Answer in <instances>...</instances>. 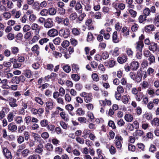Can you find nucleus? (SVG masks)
Returning <instances> with one entry per match:
<instances>
[{"label":"nucleus","mask_w":159,"mask_h":159,"mask_svg":"<svg viewBox=\"0 0 159 159\" xmlns=\"http://www.w3.org/2000/svg\"><path fill=\"white\" fill-rule=\"evenodd\" d=\"M114 143L117 148L120 150L121 149L123 143V138L120 135H117L114 140Z\"/></svg>","instance_id":"nucleus-1"},{"label":"nucleus","mask_w":159,"mask_h":159,"mask_svg":"<svg viewBox=\"0 0 159 159\" xmlns=\"http://www.w3.org/2000/svg\"><path fill=\"white\" fill-rule=\"evenodd\" d=\"M80 95L84 98V101L86 103L90 102L92 99V93L83 92L80 94Z\"/></svg>","instance_id":"nucleus-2"},{"label":"nucleus","mask_w":159,"mask_h":159,"mask_svg":"<svg viewBox=\"0 0 159 159\" xmlns=\"http://www.w3.org/2000/svg\"><path fill=\"white\" fill-rule=\"evenodd\" d=\"M3 153L7 159H12V158L11 152L7 148L2 147Z\"/></svg>","instance_id":"nucleus-3"},{"label":"nucleus","mask_w":159,"mask_h":159,"mask_svg":"<svg viewBox=\"0 0 159 159\" xmlns=\"http://www.w3.org/2000/svg\"><path fill=\"white\" fill-rule=\"evenodd\" d=\"M59 35L61 37H63L65 39L67 38L70 34V31L68 29L66 30L61 29L59 31Z\"/></svg>","instance_id":"nucleus-4"},{"label":"nucleus","mask_w":159,"mask_h":159,"mask_svg":"<svg viewBox=\"0 0 159 159\" xmlns=\"http://www.w3.org/2000/svg\"><path fill=\"white\" fill-rule=\"evenodd\" d=\"M2 110L0 111V120L3 119L6 116V113H8L10 111L9 108L5 107H2Z\"/></svg>","instance_id":"nucleus-5"},{"label":"nucleus","mask_w":159,"mask_h":159,"mask_svg":"<svg viewBox=\"0 0 159 159\" xmlns=\"http://www.w3.org/2000/svg\"><path fill=\"white\" fill-rule=\"evenodd\" d=\"M53 22L51 18H48L45 20L44 23V26L47 28L52 27L53 26Z\"/></svg>","instance_id":"nucleus-6"},{"label":"nucleus","mask_w":159,"mask_h":159,"mask_svg":"<svg viewBox=\"0 0 159 159\" xmlns=\"http://www.w3.org/2000/svg\"><path fill=\"white\" fill-rule=\"evenodd\" d=\"M58 30L55 29H52L49 30L47 32V34L50 37H54L58 35Z\"/></svg>","instance_id":"nucleus-7"},{"label":"nucleus","mask_w":159,"mask_h":159,"mask_svg":"<svg viewBox=\"0 0 159 159\" xmlns=\"http://www.w3.org/2000/svg\"><path fill=\"white\" fill-rule=\"evenodd\" d=\"M135 48L137 52H142V49L144 46L143 41H138L135 44Z\"/></svg>","instance_id":"nucleus-8"},{"label":"nucleus","mask_w":159,"mask_h":159,"mask_svg":"<svg viewBox=\"0 0 159 159\" xmlns=\"http://www.w3.org/2000/svg\"><path fill=\"white\" fill-rule=\"evenodd\" d=\"M45 110L46 112H49V110L54 108L53 103L52 101H47L45 102Z\"/></svg>","instance_id":"nucleus-9"},{"label":"nucleus","mask_w":159,"mask_h":159,"mask_svg":"<svg viewBox=\"0 0 159 159\" xmlns=\"http://www.w3.org/2000/svg\"><path fill=\"white\" fill-rule=\"evenodd\" d=\"M131 69L133 70H136L139 68V63L137 61H133L130 64Z\"/></svg>","instance_id":"nucleus-10"},{"label":"nucleus","mask_w":159,"mask_h":159,"mask_svg":"<svg viewBox=\"0 0 159 159\" xmlns=\"http://www.w3.org/2000/svg\"><path fill=\"white\" fill-rule=\"evenodd\" d=\"M134 135L136 139H138L139 137L144 136V133L142 130L138 129L134 133Z\"/></svg>","instance_id":"nucleus-11"},{"label":"nucleus","mask_w":159,"mask_h":159,"mask_svg":"<svg viewBox=\"0 0 159 159\" xmlns=\"http://www.w3.org/2000/svg\"><path fill=\"white\" fill-rule=\"evenodd\" d=\"M31 29L34 31V33H39L40 28L38 24L34 23L32 24L31 26Z\"/></svg>","instance_id":"nucleus-12"},{"label":"nucleus","mask_w":159,"mask_h":159,"mask_svg":"<svg viewBox=\"0 0 159 159\" xmlns=\"http://www.w3.org/2000/svg\"><path fill=\"white\" fill-rule=\"evenodd\" d=\"M16 100L12 98H10L9 100V103L10 106L12 108L16 107L18 106V104L16 103Z\"/></svg>","instance_id":"nucleus-13"},{"label":"nucleus","mask_w":159,"mask_h":159,"mask_svg":"<svg viewBox=\"0 0 159 159\" xmlns=\"http://www.w3.org/2000/svg\"><path fill=\"white\" fill-rule=\"evenodd\" d=\"M8 129L12 132H15L17 129V126L15 123L11 122L9 124L8 126Z\"/></svg>","instance_id":"nucleus-14"},{"label":"nucleus","mask_w":159,"mask_h":159,"mask_svg":"<svg viewBox=\"0 0 159 159\" xmlns=\"http://www.w3.org/2000/svg\"><path fill=\"white\" fill-rule=\"evenodd\" d=\"M22 104L23 108L24 109H26L28 107L29 108H30L32 106L33 103L31 101H29L27 102H22Z\"/></svg>","instance_id":"nucleus-15"},{"label":"nucleus","mask_w":159,"mask_h":159,"mask_svg":"<svg viewBox=\"0 0 159 159\" xmlns=\"http://www.w3.org/2000/svg\"><path fill=\"white\" fill-rule=\"evenodd\" d=\"M127 56L125 55H122L119 57L117 59V61L120 63H125L127 60Z\"/></svg>","instance_id":"nucleus-16"},{"label":"nucleus","mask_w":159,"mask_h":159,"mask_svg":"<svg viewBox=\"0 0 159 159\" xmlns=\"http://www.w3.org/2000/svg\"><path fill=\"white\" fill-rule=\"evenodd\" d=\"M142 70H138L137 72L136 76V82L137 83L140 82L142 79Z\"/></svg>","instance_id":"nucleus-17"},{"label":"nucleus","mask_w":159,"mask_h":159,"mask_svg":"<svg viewBox=\"0 0 159 159\" xmlns=\"http://www.w3.org/2000/svg\"><path fill=\"white\" fill-rule=\"evenodd\" d=\"M34 140L36 142H38L39 144L44 143V141L37 134H34Z\"/></svg>","instance_id":"nucleus-18"},{"label":"nucleus","mask_w":159,"mask_h":159,"mask_svg":"<svg viewBox=\"0 0 159 159\" xmlns=\"http://www.w3.org/2000/svg\"><path fill=\"white\" fill-rule=\"evenodd\" d=\"M155 30L154 25H146L145 27V31L146 32H149L150 31H153Z\"/></svg>","instance_id":"nucleus-19"},{"label":"nucleus","mask_w":159,"mask_h":159,"mask_svg":"<svg viewBox=\"0 0 159 159\" xmlns=\"http://www.w3.org/2000/svg\"><path fill=\"white\" fill-rule=\"evenodd\" d=\"M149 49L153 52L156 51L157 50V44L154 42L151 43L149 46Z\"/></svg>","instance_id":"nucleus-20"},{"label":"nucleus","mask_w":159,"mask_h":159,"mask_svg":"<svg viewBox=\"0 0 159 159\" xmlns=\"http://www.w3.org/2000/svg\"><path fill=\"white\" fill-rule=\"evenodd\" d=\"M82 6L80 2H76L75 6V9L76 11H78L79 13H82Z\"/></svg>","instance_id":"nucleus-21"},{"label":"nucleus","mask_w":159,"mask_h":159,"mask_svg":"<svg viewBox=\"0 0 159 159\" xmlns=\"http://www.w3.org/2000/svg\"><path fill=\"white\" fill-rule=\"evenodd\" d=\"M124 118L127 122H130L132 121L133 117V115L130 114H126L125 115Z\"/></svg>","instance_id":"nucleus-22"},{"label":"nucleus","mask_w":159,"mask_h":159,"mask_svg":"<svg viewBox=\"0 0 159 159\" xmlns=\"http://www.w3.org/2000/svg\"><path fill=\"white\" fill-rule=\"evenodd\" d=\"M112 41L115 43H117L119 42V39L118 37L117 32L115 31L114 32L112 36Z\"/></svg>","instance_id":"nucleus-23"},{"label":"nucleus","mask_w":159,"mask_h":159,"mask_svg":"<svg viewBox=\"0 0 159 159\" xmlns=\"http://www.w3.org/2000/svg\"><path fill=\"white\" fill-rule=\"evenodd\" d=\"M43 145L42 143L39 144L35 148V152L37 153L40 154L43 151Z\"/></svg>","instance_id":"nucleus-24"},{"label":"nucleus","mask_w":159,"mask_h":159,"mask_svg":"<svg viewBox=\"0 0 159 159\" xmlns=\"http://www.w3.org/2000/svg\"><path fill=\"white\" fill-rule=\"evenodd\" d=\"M100 104L101 106H105L106 105L110 106L111 105V102L110 100L105 99V100H100L99 101Z\"/></svg>","instance_id":"nucleus-25"},{"label":"nucleus","mask_w":159,"mask_h":159,"mask_svg":"<svg viewBox=\"0 0 159 159\" xmlns=\"http://www.w3.org/2000/svg\"><path fill=\"white\" fill-rule=\"evenodd\" d=\"M143 118L144 120H149L152 118V115L151 113L146 112L143 115Z\"/></svg>","instance_id":"nucleus-26"},{"label":"nucleus","mask_w":159,"mask_h":159,"mask_svg":"<svg viewBox=\"0 0 159 159\" xmlns=\"http://www.w3.org/2000/svg\"><path fill=\"white\" fill-rule=\"evenodd\" d=\"M39 45L37 44H36L32 48L31 50L32 52H34L36 53L38 56L39 54Z\"/></svg>","instance_id":"nucleus-27"},{"label":"nucleus","mask_w":159,"mask_h":159,"mask_svg":"<svg viewBox=\"0 0 159 159\" xmlns=\"http://www.w3.org/2000/svg\"><path fill=\"white\" fill-rule=\"evenodd\" d=\"M152 126H159V119L158 118H155L151 122Z\"/></svg>","instance_id":"nucleus-28"},{"label":"nucleus","mask_w":159,"mask_h":159,"mask_svg":"<svg viewBox=\"0 0 159 159\" xmlns=\"http://www.w3.org/2000/svg\"><path fill=\"white\" fill-rule=\"evenodd\" d=\"M11 53L14 55H16L19 52V50L17 47L13 46L11 48Z\"/></svg>","instance_id":"nucleus-29"},{"label":"nucleus","mask_w":159,"mask_h":159,"mask_svg":"<svg viewBox=\"0 0 159 159\" xmlns=\"http://www.w3.org/2000/svg\"><path fill=\"white\" fill-rule=\"evenodd\" d=\"M63 109L61 108L60 107H56V110L52 112V117H54L56 115H58L59 113V111H63Z\"/></svg>","instance_id":"nucleus-30"},{"label":"nucleus","mask_w":159,"mask_h":159,"mask_svg":"<svg viewBox=\"0 0 159 159\" xmlns=\"http://www.w3.org/2000/svg\"><path fill=\"white\" fill-rule=\"evenodd\" d=\"M144 96V95L143 93L142 92H140L136 94L135 99L137 101L140 102L141 100Z\"/></svg>","instance_id":"nucleus-31"},{"label":"nucleus","mask_w":159,"mask_h":159,"mask_svg":"<svg viewBox=\"0 0 159 159\" xmlns=\"http://www.w3.org/2000/svg\"><path fill=\"white\" fill-rule=\"evenodd\" d=\"M126 53L128 56L132 58L133 56L134 52L131 48H127L125 51Z\"/></svg>","instance_id":"nucleus-32"},{"label":"nucleus","mask_w":159,"mask_h":159,"mask_svg":"<svg viewBox=\"0 0 159 159\" xmlns=\"http://www.w3.org/2000/svg\"><path fill=\"white\" fill-rule=\"evenodd\" d=\"M15 115L12 112H10L7 115V118L9 122L12 121L14 119Z\"/></svg>","instance_id":"nucleus-33"},{"label":"nucleus","mask_w":159,"mask_h":159,"mask_svg":"<svg viewBox=\"0 0 159 159\" xmlns=\"http://www.w3.org/2000/svg\"><path fill=\"white\" fill-rule=\"evenodd\" d=\"M34 36H33L31 41L33 43L37 42L40 38L39 33H34Z\"/></svg>","instance_id":"nucleus-34"},{"label":"nucleus","mask_w":159,"mask_h":159,"mask_svg":"<svg viewBox=\"0 0 159 159\" xmlns=\"http://www.w3.org/2000/svg\"><path fill=\"white\" fill-rule=\"evenodd\" d=\"M24 75L25 77L28 78H30L32 75L31 71L28 69H26L24 71Z\"/></svg>","instance_id":"nucleus-35"},{"label":"nucleus","mask_w":159,"mask_h":159,"mask_svg":"<svg viewBox=\"0 0 159 159\" xmlns=\"http://www.w3.org/2000/svg\"><path fill=\"white\" fill-rule=\"evenodd\" d=\"M72 70L75 73H77V71L79 70V66L75 64H73L71 65Z\"/></svg>","instance_id":"nucleus-36"},{"label":"nucleus","mask_w":159,"mask_h":159,"mask_svg":"<svg viewBox=\"0 0 159 159\" xmlns=\"http://www.w3.org/2000/svg\"><path fill=\"white\" fill-rule=\"evenodd\" d=\"M14 120L16 123L18 124H20L23 121L22 117L20 116H16Z\"/></svg>","instance_id":"nucleus-37"},{"label":"nucleus","mask_w":159,"mask_h":159,"mask_svg":"<svg viewBox=\"0 0 159 159\" xmlns=\"http://www.w3.org/2000/svg\"><path fill=\"white\" fill-rule=\"evenodd\" d=\"M125 2L128 4L129 7L132 9L134 8V6L133 4V0H125Z\"/></svg>","instance_id":"nucleus-38"},{"label":"nucleus","mask_w":159,"mask_h":159,"mask_svg":"<svg viewBox=\"0 0 159 159\" xmlns=\"http://www.w3.org/2000/svg\"><path fill=\"white\" fill-rule=\"evenodd\" d=\"M48 12L50 15H54L56 14L57 10L55 8L52 7L48 9Z\"/></svg>","instance_id":"nucleus-39"},{"label":"nucleus","mask_w":159,"mask_h":159,"mask_svg":"<svg viewBox=\"0 0 159 159\" xmlns=\"http://www.w3.org/2000/svg\"><path fill=\"white\" fill-rule=\"evenodd\" d=\"M71 32L72 34L75 35L77 36L80 34V30L77 28H74L71 29Z\"/></svg>","instance_id":"nucleus-40"},{"label":"nucleus","mask_w":159,"mask_h":159,"mask_svg":"<svg viewBox=\"0 0 159 159\" xmlns=\"http://www.w3.org/2000/svg\"><path fill=\"white\" fill-rule=\"evenodd\" d=\"M45 148L47 151H52L53 147L52 144L48 143L46 145Z\"/></svg>","instance_id":"nucleus-41"},{"label":"nucleus","mask_w":159,"mask_h":159,"mask_svg":"<svg viewBox=\"0 0 159 159\" xmlns=\"http://www.w3.org/2000/svg\"><path fill=\"white\" fill-rule=\"evenodd\" d=\"M62 24H63L65 26H69L70 25V21L69 18L67 17L64 18L62 21Z\"/></svg>","instance_id":"nucleus-42"},{"label":"nucleus","mask_w":159,"mask_h":159,"mask_svg":"<svg viewBox=\"0 0 159 159\" xmlns=\"http://www.w3.org/2000/svg\"><path fill=\"white\" fill-rule=\"evenodd\" d=\"M30 152V151L27 149H25L21 152V154L23 157H26L28 155Z\"/></svg>","instance_id":"nucleus-43"},{"label":"nucleus","mask_w":159,"mask_h":159,"mask_svg":"<svg viewBox=\"0 0 159 159\" xmlns=\"http://www.w3.org/2000/svg\"><path fill=\"white\" fill-rule=\"evenodd\" d=\"M49 39L46 38H44L41 39L39 41V43L41 45H43L48 42L49 41Z\"/></svg>","instance_id":"nucleus-44"},{"label":"nucleus","mask_w":159,"mask_h":159,"mask_svg":"<svg viewBox=\"0 0 159 159\" xmlns=\"http://www.w3.org/2000/svg\"><path fill=\"white\" fill-rule=\"evenodd\" d=\"M97 153L98 158L100 159H104L103 156H102V151L100 149H98L96 150Z\"/></svg>","instance_id":"nucleus-45"},{"label":"nucleus","mask_w":159,"mask_h":159,"mask_svg":"<svg viewBox=\"0 0 159 159\" xmlns=\"http://www.w3.org/2000/svg\"><path fill=\"white\" fill-rule=\"evenodd\" d=\"M147 17L143 15H140L138 18L139 22L140 23H143L146 20Z\"/></svg>","instance_id":"nucleus-46"},{"label":"nucleus","mask_w":159,"mask_h":159,"mask_svg":"<svg viewBox=\"0 0 159 159\" xmlns=\"http://www.w3.org/2000/svg\"><path fill=\"white\" fill-rule=\"evenodd\" d=\"M128 11L129 13L131 15V17L133 18H135L137 16V12L133 9H129Z\"/></svg>","instance_id":"nucleus-47"},{"label":"nucleus","mask_w":159,"mask_h":159,"mask_svg":"<svg viewBox=\"0 0 159 159\" xmlns=\"http://www.w3.org/2000/svg\"><path fill=\"white\" fill-rule=\"evenodd\" d=\"M120 53L119 48L118 47L115 48L113 51L112 55L113 56L116 57L118 56Z\"/></svg>","instance_id":"nucleus-48"},{"label":"nucleus","mask_w":159,"mask_h":159,"mask_svg":"<svg viewBox=\"0 0 159 159\" xmlns=\"http://www.w3.org/2000/svg\"><path fill=\"white\" fill-rule=\"evenodd\" d=\"M128 97L129 96L126 95H123L122 97L121 101L124 104H127L128 103L129 101Z\"/></svg>","instance_id":"nucleus-49"},{"label":"nucleus","mask_w":159,"mask_h":159,"mask_svg":"<svg viewBox=\"0 0 159 159\" xmlns=\"http://www.w3.org/2000/svg\"><path fill=\"white\" fill-rule=\"evenodd\" d=\"M82 4L85 7V10L87 11H89L91 10V7L88 4L85 3L84 2L81 1Z\"/></svg>","instance_id":"nucleus-50"},{"label":"nucleus","mask_w":159,"mask_h":159,"mask_svg":"<svg viewBox=\"0 0 159 159\" xmlns=\"http://www.w3.org/2000/svg\"><path fill=\"white\" fill-rule=\"evenodd\" d=\"M71 79L75 81H79L80 79V76L77 74H72L71 75Z\"/></svg>","instance_id":"nucleus-51"},{"label":"nucleus","mask_w":159,"mask_h":159,"mask_svg":"<svg viewBox=\"0 0 159 159\" xmlns=\"http://www.w3.org/2000/svg\"><path fill=\"white\" fill-rule=\"evenodd\" d=\"M90 130L88 129H85L83 132V135L82 137L86 139L88 135L90 134Z\"/></svg>","instance_id":"nucleus-52"},{"label":"nucleus","mask_w":159,"mask_h":159,"mask_svg":"<svg viewBox=\"0 0 159 159\" xmlns=\"http://www.w3.org/2000/svg\"><path fill=\"white\" fill-rule=\"evenodd\" d=\"M3 15L4 18L6 20L10 19L11 17V13L8 12H5L3 13Z\"/></svg>","instance_id":"nucleus-53"},{"label":"nucleus","mask_w":159,"mask_h":159,"mask_svg":"<svg viewBox=\"0 0 159 159\" xmlns=\"http://www.w3.org/2000/svg\"><path fill=\"white\" fill-rule=\"evenodd\" d=\"M102 58L103 59H106L109 57V55L108 52L106 51L103 52L101 54Z\"/></svg>","instance_id":"nucleus-54"},{"label":"nucleus","mask_w":159,"mask_h":159,"mask_svg":"<svg viewBox=\"0 0 159 159\" xmlns=\"http://www.w3.org/2000/svg\"><path fill=\"white\" fill-rule=\"evenodd\" d=\"M109 151L111 154L114 155L116 153V148L113 145H111V147L110 148V149H109Z\"/></svg>","instance_id":"nucleus-55"},{"label":"nucleus","mask_w":159,"mask_h":159,"mask_svg":"<svg viewBox=\"0 0 159 159\" xmlns=\"http://www.w3.org/2000/svg\"><path fill=\"white\" fill-rule=\"evenodd\" d=\"M52 54L53 56H54L56 58H60L62 56L61 53L58 52H57L56 51H53Z\"/></svg>","instance_id":"nucleus-56"},{"label":"nucleus","mask_w":159,"mask_h":159,"mask_svg":"<svg viewBox=\"0 0 159 159\" xmlns=\"http://www.w3.org/2000/svg\"><path fill=\"white\" fill-rule=\"evenodd\" d=\"M76 114L79 116H83L85 112L81 108H79L76 111Z\"/></svg>","instance_id":"nucleus-57"},{"label":"nucleus","mask_w":159,"mask_h":159,"mask_svg":"<svg viewBox=\"0 0 159 159\" xmlns=\"http://www.w3.org/2000/svg\"><path fill=\"white\" fill-rule=\"evenodd\" d=\"M60 115L62 119L64 120H68L67 115L65 113V112L61 111L60 113Z\"/></svg>","instance_id":"nucleus-58"},{"label":"nucleus","mask_w":159,"mask_h":159,"mask_svg":"<svg viewBox=\"0 0 159 159\" xmlns=\"http://www.w3.org/2000/svg\"><path fill=\"white\" fill-rule=\"evenodd\" d=\"M78 121L81 123L84 124L87 122L86 119L84 117H80L78 118Z\"/></svg>","instance_id":"nucleus-59"},{"label":"nucleus","mask_w":159,"mask_h":159,"mask_svg":"<svg viewBox=\"0 0 159 159\" xmlns=\"http://www.w3.org/2000/svg\"><path fill=\"white\" fill-rule=\"evenodd\" d=\"M93 34L91 32H89L88 33L87 38V41L88 42L91 41H93Z\"/></svg>","instance_id":"nucleus-60"},{"label":"nucleus","mask_w":159,"mask_h":159,"mask_svg":"<svg viewBox=\"0 0 159 159\" xmlns=\"http://www.w3.org/2000/svg\"><path fill=\"white\" fill-rule=\"evenodd\" d=\"M48 121L46 119H43L40 122V125L42 127H45L48 125Z\"/></svg>","instance_id":"nucleus-61"},{"label":"nucleus","mask_w":159,"mask_h":159,"mask_svg":"<svg viewBox=\"0 0 159 159\" xmlns=\"http://www.w3.org/2000/svg\"><path fill=\"white\" fill-rule=\"evenodd\" d=\"M143 15L147 17L150 13V10L148 8H146L143 11Z\"/></svg>","instance_id":"nucleus-62"},{"label":"nucleus","mask_w":159,"mask_h":159,"mask_svg":"<svg viewBox=\"0 0 159 159\" xmlns=\"http://www.w3.org/2000/svg\"><path fill=\"white\" fill-rule=\"evenodd\" d=\"M65 100L66 102H70L71 100V98L68 93H66L64 97Z\"/></svg>","instance_id":"nucleus-63"},{"label":"nucleus","mask_w":159,"mask_h":159,"mask_svg":"<svg viewBox=\"0 0 159 159\" xmlns=\"http://www.w3.org/2000/svg\"><path fill=\"white\" fill-rule=\"evenodd\" d=\"M40 156L36 154L30 156L27 159H40Z\"/></svg>","instance_id":"nucleus-64"}]
</instances>
